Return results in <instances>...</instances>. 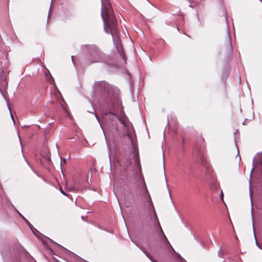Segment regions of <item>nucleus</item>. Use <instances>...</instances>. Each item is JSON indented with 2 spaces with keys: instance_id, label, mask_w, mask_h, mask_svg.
<instances>
[{
  "instance_id": "1",
  "label": "nucleus",
  "mask_w": 262,
  "mask_h": 262,
  "mask_svg": "<svg viewBox=\"0 0 262 262\" xmlns=\"http://www.w3.org/2000/svg\"><path fill=\"white\" fill-rule=\"evenodd\" d=\"M101 1L102 5L101 14L104 23V31L106 33L111 34L115 48L121 57L124 59L117 26V20L112 11L111 3L108 0H101Z\"/></svg>"
},
{
  "instance_id": "2",
  "label": "nucleus",
  "mask_w": 262,
  "mask_h": 262,
  "mask_svg": "<svg viewBox=\"0 0 262 262\" xmlns=\"http://www.w3.org/2000/svg\"><path fill=\"white\" fill-rule=\"evenodd\" d=\"M93 90L96 95H99L101 100L106 104L112 119L116 118L112 111L121 104L118 89L102 81L96 82L93 85Z\"/></svg>"
},
{
  "instance_id": "3",
  "label": "nucleus",
  "mask_w": 262,
  "mask_h": 262,
  "mask_svg": "<svg viewBox=\"0 0 262 262\" xmlns=\"http://www.w3.org/2000/svg\"><path fill=\"white\" fill-rule=\"evenodd\" d=\"M88 49L89 52V57L88 59L89 64L104 61L105 55L97 46L90 45Z\"/></svg>"
},
{
  "instance_id": "4",
  "label": "nucleus",
  "mask_w": 262,
  "mask_h": 262,
  "mask_svg": "<svg viewBox=\"0 0 262 262\" xmlns=\"http://www.w3.org/2000/svg\"><path fill=\"white\" fill-rule=\"evenodd\" d=\"M144 207L148 214V217L150 218L152 222L153 227L155 229L159 228L162 232V229L159 221L152 200L147 201V203L145 204Z\"/></svg>"
},
{
  "instance_id": "5",
  "label": "nucleus",
  "mask_w": 262,
  "mask_h": 262,
  "mask_svg": "<svg viewBox=\"0 0 262 262\" xmlns=\"http://www.w3.org/2000/svg\"><path fill=\"white\" fill-rule=\"evenodd\" d=\"M154 230H155L157 232H159L161 234V235L163 237V240L162 241V242L163 243V244L164 245H168L169 247H170V248L172 249V250L174 251V252L176 253V254L178 256V258L179 259V260L181 261V262H186V261L182 257L180 254H179L178 253H177L173 250V249L172 248V247H171V246L170 245L169 242H168L167 237H166L163 231L162 230V232L158 228V229H155L154 227Z\"/></svg>"
},
{
  "instance_id": "6",
  "label": "nucleus",
  "mask_w": 262,
  "mask_h": 262,
  "mask_svg": "<svg viewBox=\"0 0 262 262\" xmlns=\"http://www.w3.org/2000/svg\"><path fill=\"white\" fill-rule=\"evenodd\" d=\"M144 194H143L141 196L142 199H147V201H148V200H151V199L150 198V194L147 190L146 185H144Z\"/></svg>"
},
{
  "instance_id": "7",
  "label": "nucleus",
  "mask_w": 262,
  "mask_h": 262,
  "mask_svg": "<svg viewBox=\"0 0 262 262\" xmlns=\"http://www.w3.org/2000/svg\"><path fill=\"white\" fill-rule=\"evenodd\" d=\"M133 158L134 160V164L137 166L139 169H141V165L139 163V158L137 154H133Z\"/></svg>"
},
{
  "instance_id": "8",
  "label": "nucleus",
  "mask_w": 262,
  "mask_h": 262,
  "mask_svg": "<svg viewBox=\"0 0 262 262\" xmlns=\"http://www.w3.org/2000/svg\"><path fill=\"white\" fill-rule=\"evenodd\" d=\"M144 185H146L145 182L144 180L142 179V186L138 187V191L140 196L144 194Z\"/></svg>"
},
{
  "instance_id": "9",
  "label": "nucleus",
  "mask_w": 262,
  "mask_h": 262,
  "mask_svg": "<svg viewBox=\"0 0 262 262\" xmlns=\"http://www.w3.org/2000/svg\"><path fill=\"white\" fill-rule=\"evenodd\" d=\"M228 46L229 48V50L230 51H232L233 47H232V46L231 44V37H230L229 33V31H228Z\"/></svg>"
},
{
  "instance_id": "10",
  "label": "nucleus",
  "mask_w": 262,
  "mask_h": 262,
  "mask_svg": "<svg viewBox=\"0 0 262 262\" xmlns=\"http://www.w3.org/2000/svg\"><path fill=\"white\" fill-rule=\"evenodd\" d=\"M137 246L143 252V253L146 255V256L152 261V262H157L154 259H152L149 255L140 246L137 245Z\"/></svg>"
},
{
  "instance_id": "11",
  "label": "nucleus",
  "mask_w": 262,
  "mask_h": 262,
  "mask_svg": "<svg viewBox=\"0 0 262 262\" xmlns=\"http://www.w3.org/2000/svg\"><path fill=\"white\" fill-rule=\"evenodd\" d=\"M250 199H251V217H252V226H253V228H254L253 209V207H252L251 195H250Z\"/></svg>"
},
{
  "instance_id": "12",
  "label": "nucleus",
  "mask_w": 262,
  "mask_h": 262,
  "mask_svg": "<svg viewBox=\"0 0 262 262\" xmlns=\"http://www.w3.org/2000/svg\"><path fill=\"white\" fill-rule=\"evenodd\" d=\"M200 163L202 165H204L205 166H206V165H205V160H204L203 158H201L200 159Z\"/></svg>"
},
{
  "instance_id": "13",
  "label": "nucleus",
  "mask_w": 262,
  "mask_h": 262,
  "mask_svg": "<svg viewBox=\"0 0 262 262\" xmlns=\"http://www.w3.org/2000/svg\"><path fill=\"white\" fill-rule=\"evenodd\" d=\"M64 103H65V102L62 100L61 102H60V105L61 106H62V107L64 109V110H66V107L64 106Z\"/></svg>"
},
{
  "instance_id": "14",
  "label": "nucleus",
  "mask_w": 262,
  "mask_h": 262,
  "mask_svg": "<svg viewBox=\"0 0 262 262\" xmlns=\"http://www.w3.org/2000/svg\"><path fill=\"white\" fill-rule=\"evenodd\" d=\"M16 211H17V212L18 213V215L23 219H24V218H25L18 210H16Z\"/></svg>"
},
{
  "instance_id": "15",
  "label": "nucleus",
  "mask_w": 262,
  "mask_h": 262,
  "mask_svg": "<svg viewBox=\"0 0 262 262\" xmlns=\"http://www.w3.org/2000/svg\"><path fill=\"white\" fill-rule=\"evenodd\" d=\"M60 192H61V193L62 194H63V195L67 196V193H66L63 191V190L62 189V188H60Z\"/></svg>"
},
{
  "instance_id": "16",
  "label": "nucleus",
  "mask_w": 262,
  "mask_h": 262,
  "mask_svg": "<svg viewBox=\"0 0 262 262\" xmlns=\"http://www.w3.org/2000/svg\"><path fill=\"white\" fill-rule=\"evenodd\" d=\"M23 220L25 221V222H26L28 225H31V224H30V222H29V221H28L26 218H24Z\"/></svg>"
},
{
  "instance_id": "17",
  "label": "nucleus",
  "mask_w": 262,
  "mask_h": 262,
  "mask_svg": "<svg viewBox=\"0 0 262 262\" xmlns=\"http://www.w3.org/2000/svg\"><path fill=\"white\" fill-rule=\"evenodd\" d=\"M220 197H221V199H222V200L223 201V193L222 190H221V192L220 193Z\"/></svg>"
},
{
  "instance_id": "18",
  "label": "nucleus",
  "mask_w": 262,
  "mask_h": 262,
  "mask_svg": "<svg viewBox=\"0 0 262 262\" xmlns=\"http://www.w3.org/2000/svg\"><path fill=\"white\" fill-rule=\"evenodd\" d=\"M256 246L260 249H262V247H261L259 245V244H258V243L257 242V241H256Z\"/></svg>"
},
{
  "instance_id": "19",
  "label": "nucleus",
  "mask_w": 262,
  "mask_h": 262,
  "mask_svg": "<svg viewBox=\"0 0 262 262\" xmlns=\"http://www.w3.org/2000/svg\"><path fill=\"white\" fill-rule=\"evenodd\" d=\"M143 200V202L146 204L147 203V199H142Z\"/></svg>"
},
{
  "instance_id": "20",
  "label": "nucleus",
  "mask_w": 262,
  "mask_h": 262,
  "mask_svg": "<svg viewBox=\"0 0 262 262\" xmlns=\"http://www.w3.org/2000/svg\"><path fill=\"white\" fill-rule=\"evenodd\" d=\"M94 115H95V116L96 118V119H97V120H98V122H99V119H98V117H97V115H96V114H94Z\"/></svg>"
},
{
  "instance_id": "21",
  "label": "nucleus",
  "mask_w": 262,
  "mask_h": 262,
  "mask_svg": "<svg viewBox=\"0 0 262 262\" xmlns=\"http://www.w3.org/2000/svg\"><path fill=\"white\" fill-rule=\"evenodd\" d=\"M168 191H169V196H170V199H171V193H170V190H169V189H168Z\"/></svg>"
},
{
  "instance_id": "22",
  "label": "nucleus",
  "mask_w": 262,
  "mask_h": 262,
  "mask_svg": "<svg viewBox=\"0 0 262 262\" xmlns=\"http://www.w3.org/2000/svg\"><path fill=\"white\" fill-rule=\"evenodd\" d=\"M28 226H29V227L31 228V230H32V228H33V226L31 225H28Z\"/></svg>"
},
{
  "instance_id": "23",
  "label": "nucleus",
  "mask_w": 262,
  "mask_h": 262,
  "mask_svg": "<svg viewBox=\"0 0 262 262\" xmlns=\"http://www.w3.org/2000/svg\"><path fill=\"white\" fill-rule=\"evenodd\" d=\"M246 120H245L243 122V124L245 125L246 124Z\"/></svg>"
},
{
  "instance_id": "24",
  "label": "nucleus",
  "mask_w": 262,
  "mask_h": 262,
  "mask_svg": "<svg viewBox=\"0 0 262 262\" xmlns=\"http://www.w3.org/2000/svg\"><path fill=\"white\" fill-rule=\"evenodd\" d=\"M237 155L239 156V150L237 148Z\"/></svg>"
},
{
  "instance_id": "25",
  "label": "nucleus",
  "mask_w": 262,
  "mask_h": 262,
  "mask_svg": "<svg viewBox=\"0 0 262 262\" xmlns=\"http://www.w3.org/2000/svg\"><path fill=\"white\" fill-rule=\"evenodd\" d=\"M18 137H19V139L20 142L21 144V139H20V137L19 136H18Z\"/></svg>"
},
{
  "instance_id": "26",
  "label": "nucleus",
  "mask_w": 262,
  "mask_h": 262,
  "mask_svg": "<svg viewBox=\"0 0 262 262\" xmlns=\"http://www.w3.org/2000/svg\"><path fill=\"white\" fill-rule=\"evenodd\" d=\"M89 113H93L92 112H91V111H88Z\"/></svg>"
},
{
  "instance_id": "27",
  "label": "nucleus",
  "mask_w": 262,
  "mask_h": 262,
  "mask_svg": "<svg viewBox=\"0 0 262 262\" xmlns=\"http://www.w3.org/2000/svg\"><path fill=\"white\" fill-rule=\"evenodd\" d=\"M71 58H72V59H73V56H71ZM72 61L73 62V60H72Z\"/></svg>"
},
{
  "instance_id": "28",
  "label": "nucleus",
  "mask_w": 262,
  "mask_h": 262,
  "mask_svg": "<svg viewBox=\"0 0 262 262\" xmlns=\"http://www.w3.org/2000/svg\"><path fill=\"white\" fill-rule=\"evenodd\" d=\"M21 148H23V147H22V146H23V145H22V144L21 145ZM21 150H23V148H21Z\"/></svg>"
},
{
  "instance_id": "29",
  "label": "nucleus",
  "mask_w": 262,
  "mask_h": 262,
  "mask_svg": "<svg viewBox=\"0 0 262 262\" xmlns=\"http://www.w3.org/2000/svg\"><path fill=\"white\" fill-rule=\"evenodd\" d=\"M81 218H82V219L83 220V216H81Z\"/></svg>"
}]
</instances>
